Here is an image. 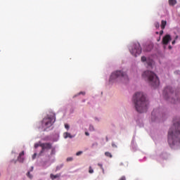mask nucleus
I'll use <instances>...</instances> for the list:
<instances>
[{"mask_svg": "<svg viewBox=\"0 0 180 180\" xmlns=\"http://www.w3.org/2000/svg\"><path fill=\"white\" fill-rule=\"evenodd\" d=\"M135 109L139 113H144L148 109V101L143 92H136L132 98Z\"/></svg>", "mask_w": 180, "mask_h": 180, "instance_id": "1", "label": "nucleus"}, {"mask_svg": "<svg viewBox=\"0 0 180 180\" xmlns=\"http://www.w3.org/2000/svg\"><path fill=\"white\" fill-rule=\"evenodd\" d=\"M168 143L169 146H175L180 143V121L174 122V125L168 132Z\"/></svg>", "mask_w": 180, "mask_h": 180, "instance_id": "2", "label": "nucleus"}, {"mask_svg": "<svg viewBox=\"0 0 180 180\" xmlns=\"http://www.w3.org/2000/svg\"><path fill=\"white\" fill-rule=\"evenodd\" d=\"M163 94L165 98L171 103H180V92H174V89L171 86H167L164 89Z\"/></svg>", "mask_w": 180, "mask_h": 180, "instance_id": "3", "label": "nucleus"}, {"mask_svg": "<svg viewBox=\"0 0 180 180\" xmlns=\"http://www.w3.org/2000/svg\"><path fill=\"white\" fill-rule=\"evenodd\" d=\"M142 77L144 79H147L148 84H150L151 86H153V88H157V86L160 85V79H158V77H157V75L152 71H145L143 73Z\"/></svg>", "mask_w": 180, "mask_h": 180, "instance_id": "4", "label": "nucleus"}, {"mask_svg": "<svg viewBox=\"0 0 180 180\" xmlns=\"http://www.w3.org/2000/svg\"><path fill=\"white\" fill-rule=\"evenodd\" d=\"M117 78L121 79L122 81H125V82L129 81V77H127V74L120 70H117L112 72L110 75V81H115V79H117Z\"/></svg>", "mask_w": 180, "mask_h": 180, "instance_id": "5", "label": "nucleus"}, {"mask_svg": "<svg viewBox=\"0 0 180 180\" xmlns=\"http://www.w3.org/2000/svg\"><path fill=\"white\" fill-rule=\"evenodd\" d=\"M56 122V114H52L51 115H47L42 120V127L46 130L49 127H51L53 124Z\"/></svg>", "mask_w": 180, "mask_h": 180, "instance_id": "6", "label": "nucleus"}, {"mask_svg": "<svg viewBox=\"0 0 180 180\" xmlns=\"http://www.w3.org/2000/svg\"><path fill=\"white\" fill-rule=\"evenodd\" d=\"M129 51L134 57H137L141 54V46L139 42L134 44L129 49Z\"/></svg>", "mask_w": 180, "mask_h": 180, "instance_id": "7", "label": "nucleus"}, {"mask_svg": "<svg viewBox=\"0 0 180 180\" xmlns=\"http://www.w3.org/2000/svg\"><path fill=\"white\" fill-rule=\"evenodd\" d=\"M40 147H41V150L39 153V155L41 156L43 153H44L45 150H51V147H53V145L51 143H40Z\"/></svg>", "mask_w": 180, "mask_h": 180, "instance_id": "8", "label": "nucleus"}, {"mask_svg": "<svg viewBox=\"0 0 180 180\" xmlns=\"http://www.w3.org/2000/svg\"><path fill=\"white\" fill-rule=\"evenodd\" d=\"M162 43L163 44H167L171 41V35L167 34L162 38Z\"/></svg>", "mask_w": 180, "mask_h": 180, "instance_id": "9", "label": "nucleus"}, {"mask_svg": "<svg viewBox=\"0 0 180 180\" xmlns=\"http://www.w3.org/2000/svg\"><path fill=\"white\" fill-rule=\"evenodd\" d=\"M23 155H25V151H22V153L19 154V156L18 158V160L19 161V162H23V161L25 160L24 158H22V160H20V157H23Z\"/></svg>", "mask_w": 180, "mask_h": 180, "instance_id": "10", "label": "nucleus"}, {"mask_svg": "<svg viewBox=\"0 0 180 180\" xmlns=\"http://www.w3.org/2000/svg\"><path fill=\"white\" fill-rule=\"evenodd\" d=\"M165 26H167V21L163 20H162V22H161V25H160L161 29H162V30H164L165 29Z\"/></svg>", "mask_w": 180, "mask_h": 180, "instance_id": "11", "label": "nucleus"}, {"mask_svg": "<svg viewBox=\"0 0 180 180\" xmlns=\"http://www.w3.org/2000/svg\"><path fill=\"white\" fill-rule=\"evenodd\" d=\"M50 178H51V179L54 180V179H56V178H60V174H56V175H54V174H51L50 175Z\"/></svg>", "mask_w": 180, "mask_h": 180, "instance_id": "12", "label": "nucleus"}, {"mask_svg": "<svg viewBox=\"0 0 180 180\" xmlns=\"http://www.w3.org/2000/svg\"><path fill=\"white\" fill-rule=\"evenodd\" d=\"M64 137L65 139H68V137H69V139H72V136L71 135V134H70L68 132L64 133Z\"/></svg>", "mask_w": 180, "mask_h": 180, "instance_id": "13", "label": "nucleus"}, {"mask_svg": "<svg viewBox=\"0 0 180 180\" xmlns=\"http://www.w3.org/2000/svg\"><path fill=\"white\" fill-rule=\"evenodd\" d=\"M169 5L174 6V5H176V0H169Z\"/></svg>", "mask_w": 180, "mask_h": 180, "instance_id": "14", "label": "nucleus"}, {"mask_svg": "<svg viewBox=\"0 0 180 180\" xmlns=\"http://www.w3.org/2000/svg\"><path fill=\"white\" fill-rule=\"evenodd\" d=\"M105 157H108V158H112L113 157L112 155V153H110V152H105Z\"/></svg>", "mask_w": 180, "mask_h": 180, "instance_id": "15", "label": "nucleus"}, {"mask_svg": "<svg viewBox=\"0 0 180 180\" xmlns=\"http://www.w3.org/2000/svg\"><path fill=\"white\" fill-rule=\"evenodd\" d=\"M146 63H147L148 67H151V65H153V60H147Z\"/></svg>", "mask_w": 180, "mask_h": 180, "instance_id": "16", "label": "nucleus"}, {"mask_svg": "<svg viewBox=\"0 0 180 180\" xmlns=\"http://www.w3.org/2000/svg\"><path fill=\"white\" fill-rule=\"evenodd\" d=\"M27 176H28V178H30V179H32L33 178V175L30 174V172H28L27 173Z\"/></svg>", "mask_w": 180, "mask_h": 180, "instance_id": "17", "label": "nucleus"}, {"mask_svg": "<svg viewBox=\"0 0 180 180\" xmlns=\"http://www.w3.org/2000/svg\"><path fill=\"white\" fill-rule=\"evenodd\" d=\"M141 61L142 63H145V61H147V58H146V56H142Z\"/></svg>", "mask_w": 180, "mask_h": 180, "instance_id": "18", "label": "nucleus"}, {"mask_svg": "<svg viewBox=\"0 0 180 180\" xmlns=\"http://www.w3.org/2000/svg\"><path fill=\"white\" fill-rule=\"evenodd\" d=\"M89 172L90 174H92L94 172V169H92V167H91V166L89 168Z\"/></svg>", "mask_w": 180, "mask_h": 180, "instance_id": "19", "label": "nucleus"}, {"mask_svg": "<svg viewBox=\"0 0 180 180\" xmlns=\"http://www.w3.org/2000/svg\"><path fill=\"white\" fill-rule=\"evenodd\" d=\"M94 130H95V129L94 128V126L90 125V126H89V131H94Z\"/></svg>", "mask_w": 180, "mask_h": 180, "instance_id": "20", "label": "nucleus"}, {"mask_svg": "<svg viewBox=\"0 0 180 180\" xmlns=\"http://www.w3.org/2000/svg\"><path fill=\"white\" fill-rule=\"evenodd\" d=\"M155 26L156 29H158V27H160V23L156 22V23L155 24Z\"/></svg>", "mask_w": 180, "mask_h": 180, "instance_id": "21", "label": "nucleus"}, {"mask_svg": "<svg viewBox=\"0 0 180 180\" xmlns=\"http://www.w3.org/2000/svg\"><path fill=\"white\" fill-rule=\"evenodd\" d=\"M72 160H73V159H72V158H71V157L67 158V161H68V162L72 161Z\"/></svg>", "mask_w": 180, "mask_h": 180, "instance_id": "22", "label": "nucleus"}, {"mask_svg": "<svg viewBox=\"0 0 180 180\" xmlns=\"http://www.w3.org/2000/svg\"><path fill=\"white\" fill-rule=\"evenodd\" d=\"M37 147H40V144H39V143H35V144H34V148H37Z\"/></svg>", "mask_w": 180, "mask_h": 180, "instance_id": "23", "label": "nucleus"}, {"mask_svg": "<svg viewBox=\"0 0 180 180\" xmlns=\"http://www.w3.org/2000/svg\"><path fill=\"white\" fill-rule=\"evenodd\" d=\"M81 154H82V151H79L76 153V155H81Z\"/></svg>", "mask_w": 180, "mask_h": 180, "instance_id": "24", "label": "nucleus"}, {"mask_svg": "<svg viewBox=\"0 0 180 180\" xmlns=\"http://www.w3.org/2000/svg\"><path fill=\"white\" fill-rule=\"evenodd\" d=\"M65 127L68 130V129H70V125H68V124H65Z\"/></svg>", "mask_w": 180, "mask_h": 180, "instance_id": "25", "label": "nucleus"}, {"mask_svg": "<svg viewBox=\"0 0 180 180\" xmlns=\"http://www.w3.org/2000/svg\"><path fill=\"white\" fill-rule=\"evenodd\" d=\"M37 155V153H34V155H32V160H34Z\"/></svg>", "mask_w": 180, "mask_h": 180, "instance_id": "26", "label": "nucleus"}, {"mask_svg": "<svg viewBox=\"0 0 180 180\" xmlns=\"http://www.w3.org/2000/svg\"><path fill=\"white\" fill-rule=\"evenodd\" d=\"M119 180H126V176H122Z\"/></svg>", "mask_w": 180, "mask_h": 180, "instance_id": "27", "label": "nucleus"}, {"mask_svg": "<svg viewBox=\"0 0 180 180\" xmlns=\"http://www.w3.org/2000/svg\"><path fill=\"white\" fill-rule=\"evenodd\" d=\"M78 95H85V92L84 91H80Z\"/></svg>", "mask_w": 180, "mask_h": 180, "instance_id": "28", "label": "nucleus"}, {"mask_svg": "<svg viewBox=\"0 0 180 180\" xmlns=\"http://www.w3.org/2000/svg\"><path fill=\"white\" fill-rule=\"evenodd\" d=\"M164 34V31H163V30H161V31L160 32V36H162V34Z\"/></svg>", "mask_w": 180, "mask_h": 180, "instance_id": "29", "label": "nucleus"}, {"mask_svg": "<svg viewBox=\"0 0 180 180\" xmlns=\"http://www.w3.org/2000/svg\"><path fill=\"white\" fill-rule=\"evenodd\" d=\"M112 147H115V148H116V147H117V146H116V144H115V143H112Z\"/></svg>", "mask_w": 180, "mask_h": 180, "instance_id": "30", "label": "nucleus"}, {"mask_svg": "<svg viewBox=\"0 0 180 180\" xmlns=\"http://www.w3.org/2000/svg\"><path fill=\"white\" fill-rule=\"evenodd\" d=\"M85 134H86V136H89V132H85Z\"/></svg>", "mask_w": 180, "mask_h": 180, "instance_id": "31", "label": "nucleus"}, {"mask_svg": "<svg viewBox=\"0 0 180 180\" xmlns=\"http://www.w3.org/2000/svg\"><path fill=\"white\" fill-rule=\"evenodd\" d=\"M172 44H175V40L172 41Z\"/></svg>", "mask_w": 180, "mask_h": 180, "instance_id": "32", "label": "nucleus"}, {"mask_svg": "<svg viewBox=\"0 0 180 180\" xmlns=\"http://www.w3.org/2000/svg\"><path fill=\"white\" fill-rule=\"evenodd\" d=\"M169 50H171V49H172V46H169Z\"/></svg>", "mask_w": 180, "mask_h": 180, "instance_id": "33", "label": "nucleus"}, {"mask_svg": "<svg viewBox=\"0 0 180 180\" xmlns=\"http://www.w3.org/2000/svg\"><path fill=\"white\" fill-rule=\"evenodd\" d=\"M106 141H109V139H108V137H106Z\"/></svg>", "mask_w": 180, "mask_h": 180, "instance_id": "34", "label": "nucleus"}, {"mask_svg": "<svg viewBox=\"0 0 180 180\" xmlns=\"http://www.w3.org/2000/svg\"><path fill=\"white\" fill-rule=\"evenodd\" d=\"M31 171H33V167H31Z\"/></svg>", "mask_w": 180, "mask_h": 180, "instance_id": "35", "label": "nucleus"}, {"mask_svg": "<svg viewBox=\"0 0 180 180\" xmlns=\"http://www.w3.org/2000/svg\"><path fill=\"white\" fill-rule=\"evenodd\" d=\"M156 34H158V32H156Z\"/></svg>", "mask_w": 180, "mask_h": 180, "instance_id": "36", "label": "nucleus"}, {"mask_svg": "<svg viewBox=\"0 0 180 180\" xmlns=\"http://www.w3.org/2000/svg\"><path fill=\"white\" fill-rule=\"evenodd\" d=\"M22 158H23L20 157V160H22Z\"/></svg>", "mask_w": 180, "mask_h": 180, "instance_id": "37", "label": "nucleus"}]
</instances>
